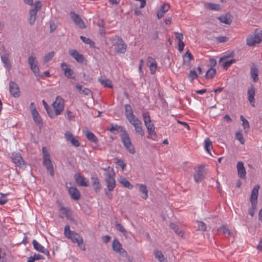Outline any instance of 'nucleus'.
I'll use <instances>...</instances> for the list:
<instances>
[{
    "label": "nucleus",
    "instance_id": "1",
    "mask_svg": "<svg viewBox=\"0 0 262 262\" xmlns=\"http://www.w3.org/2000/svg\"><path fill=\"white\" fill-rule=\"evenodd\" d=\"M52 109L51 108L50 112H49V116L51 118L59 115L64 110V100L59 96L56 97L55 101L52 103L51 105Z\"/></svg>",
    "mask_w": 262,
    "mask_h": 262
},
{
    "label": "nucleus",
    "instance_id": "2",
    "mask_svg": "<svg viewBox=\"0 0 262 262\" xmlns=\"http://www.w3.org/2000/svg\"><path fill=\"white\" fill-rule=\"evenodd\" d=\"M64 235L67 238L70 239L72 242L76 243L80 248L83 250H85L82 237L76 232L71 231L69 225H66L64 227Z\"/></svg>",
    "mask_w": 262,
    "mask_h": 262
},
{
    "label": "nucleus",
    "instance_id": "3",
    "mask_svg": "<svg viewBox=\"0 0 262 262\" xmlns=\"http://www.w3.org/2000/svg\"><path fill=\"white\" fill-rule=\"evenodd\" d=\"M24 2L28 5L33 6L30 10V17L29 18V24L32 25L35 23L36 19L37 13L41 7V3L40 1H38L35 2L34 5H33V0H24Z\"/></svg>",
    "mask_w": 262,
    "mask_h": 262
},
{
    "label": "nucleus",
    "instance_id": "4",
    "mask_svg": "<svg viewBox=\"0 0 262 262\" xmlns=\"http://www.w3.org/2000/svg\"><path fill=\"white\" fill-rule=\"evenodd\" d=\"M115 172L113 168L106 170L104 173V181L106 185L107 190L112 191L116 187V181L115 180Z\"/></svg>",
    "mask_w": 262,
    "mask_h": 262
},
{
    "label": "nucleus",
    "instance_id": "5",
    "mask_svg": "<svg viewBox=\"0 0 262 262\" xmlns=\"http://www.w3.org/2000/svg\"><path fill=\"white\" fill-rule=\"evenodd\" d=\"M111 41L117 53L123 54L126 52L127 45L121 38L115 35L111 39Z\"/></svg>",
    "mask_w": 262,
    "mask_h": 262
},
{
    "label": "nucleus",
    "instance_id": "6",
    "mask_svg": "<svg viewBox=\"0 0 262 262\" xmlns=\"http://www.w3.org/2000/svg\"><path fill=\"white\" fill-rule=\"evenodd\" d=\"M42 158H43V165L46 167L48 171L52 176H54V169L53 164L52 163L50 155L45 147L42 148Z\"/></svg>",
    "mask_w": 262,
    "mask_h": 262
},
{
    "label": "nucleus",
    "instance_id": "7",
    "mask_svg": "<svg viewBox=\"0 0 262 262\" xmlns=\"http://www.w3.org/2000/svg\"><path fill=\"white\" fill-rule=\"evenodd\" d=\"M121 141L125 149L130 154L135 152L134 145L132 144L128 134L126 131H123L120 135Z\"/></svg>",
    "mask_w": 262,
    "mask_h": 262
},
{
    "label": "nucleus",
    "instance_id": "8",
    "mask_svg": "<svg viewBox=\"0 0 262 262\" xmlns=\"http://www.w3.org/2000/svg\"><path fill=\"white\" fill-rule=\"evenodd\" d=\"M28 61L30 69L34 74L36 76H39V68L38 66V61L34 53H32L29 57Z\"/></svg>",
    "mask_w": 262,
    "mask_h": 262
},
{
    "label": "nucleus",
    "instance_id": "9",
    "mask_svg": "<svg viewBox=\"0 0 262 262\" xmlns=\"http://www.w3.org/2000/svg\"><path fill=\"white\" fill-rule=\"evenodd\" d=\"M262 40V34H251L247 38V44L249 46H254Z\"/></svg>",
    "mask_w": 262,
    "mask_h": 262
},
{
    "label": "nucleus",
    "instance_id": "10",
    "mask_svg": "<svg viewBox=\"0 0 262 262\" xmlns=\"http://www.w3.org/2000/svg\"><path fill=\"white\" fill-rule=\"evenodd\" d=\"M11 159L13 162L16 166L24 169L26 167V164L19 153L13 152L11 155Z\"/></svg>",
    "mask_w": 262,
    "mask_h": 262
},
{
    "label": "nucleus",
    "instance_id": "11",
    "mask_svg": "<svg viewBox=\"0 0 262 262\" xmlns=\"http://www.w3.org/2000/svg\"><path fill=\"white\" fill-rule=\"evenodd\" d=\"M128 121L134 126L136 133L143 136L144 135V131L142 126L141 121L137 117L132 119Z\"/></svg>",
    "mask_w": 262,
    "mask_h": 262
},
{
    "label": "nucleus",
    "instance_id": "12",
    "mask_svg": "<svg viewBox=\"0 0 262 262\" xmlns=\"http://www.w3.org/2000/svg\"><path fill=\"white\" fill-rule=\"evenodd\" d=\"M70 16L72 19V20L75 23V24L77 25L80 28H85V26L83 20L80 18V16L75 13L73 11H72L70 13Z\"/></svg>",
    "mask_w": 262,
    "mask_h": 262
},
{
    "label": "nucleus",
    "instance_id": "13",
    "mask_svg": "<svg viewBox=\"0 0 262 262\" xmlns=\"http://www.w3.org/2000/svg\"><path fill=\"white\" fill-rule=\"evenodd\" d=\"M248 99L251 105L253 106H255V90L253 85H250L248 89L247 92Z\"/></svg>",
    "mask_w": 262,
    "mask_h": 262
},
{
    "label": "nucleus",
    "instance_id": "14",
    "mask_svg": "<svg viewBox=\"0 0 262 262\" xmlns=\"http://www.w3.org/2000/svg\"><path fill=\"white\" fill-rule=\"evenodd\" d=\"M9 90L11 94L14 97L20 96V91L18 85L13 81L9 83Z\"/></svg>",
    "mask_w": 262,
    "mask_h": 262
},
{
    "label": "nucleus",
    "instance_id": "15",
    "mask_svg": "<svg viewBox=\"0 0 262 262\" xmlns=\"http://www.w3.org/2000/svg\"><path fill=\"white\" fill-rule=\"evenodd\" d=\"M236 168L238 176L241 179H245L246 171V168L244 167V163L242 161L238 162L236 164Z\"/></svg>",
    "mask_w": 262,
    "mask_h": 262
},
{
    "label": "nucleus",
    "instance_id": "16",
    "mask_svg": "<svg viewBox=\"0 0 262 262\" xmlns=\"http://www.w3.org/2000/svg\"><path fill=\"white\" fill-rule=\"evenodd\" d=\"M61 67L66 77L71 79L74 78L75 77L73 70L66 63L63 62L61 63Z\"/></svg>",
    "mask_w": 262,
    "mask_h": 262
},
{
    "label": "nucleus",
    "instance_id": "17",
    "mask_svg": "<svg viewBox=\"0 0 262 262\" xmlns=\"http://www.w3.org/2000/svg\"><path fill=\"white\" fill-rule=\"evenodd\" d=\"M233 55L232 53L230 54L229 55L225 56L220 58L219 60L220 63L222 64L223 67L224 69H227L229 67H230L232 63L235 62V59H231L229 60H225V59L230 56H232Z\"/></svg>",
    "mask_w": 262,
    "mask_h": 262
},
{
    "label": "nucleus",
    "instance_id": "18",
    "mask_svg": "<svg viewBox=\"0 0 262 262\" xmlns=\"http://www.w3.org/2000/svg\"><path fill=\"white\" fill-rule=\"evenodd\" d=\"M195 173L193 177L196 183H200L204 178L203 167L202 166H199L195 169Z\"/></svg>",
    "mask_w": 262,
    "mask_h": 262
},
{
    "label": "nucleus",
    "instance_id": "19",
    "mask_svg": "<svg viewBox=\"0 0 262 262\" xmlns=\"http://www.w3.org/2000/svg\"><path fill=\"white\" fill-rule=\"evenodd\" d=\"M69 53L77 62L79 63H82L83 62L84 58L83 55L79 53L77 50L70 49L69 50Z\"/></svg>",
    "mask_w": 262,
    "mask_h": 262
},
{
    "label": "nucleus",
    "instance_id": "20",
    "mask_svg": "<svg viewBox=\"0 0 262 262\" xmlns=\"http://www.w3.org/2000/svg\"><path fill=\"white\" fill-rule=\"evenodd\" d=\"M9 56V53H5L1 55V58L3 64H4V67L9 72L11 69L12 65L10 62Z\"/></svg>",
    "mask_w": 262,
    "mask_h": 262
},
{
    "label": "nucleus",
    "instance_id": "21",
    "mask_svg": "<svg viewBox=\"0 0 262 262\" xmlns=\"http://www.w3.org/2000/svg\"><path fill=\"white\" fill-rule=\"evenodd\" d=\"M64 136L66 140L69 141L74 146L78 147L79 146V142L75 137L69 132H66L64 134Z\"/></svg>",
    "mask_w": 262,
    "mask_h": 262
},
{
    "label": "nucleus",
    "instance_id": "22",
    "mask_svg": "<svg viewBox=\"0 0 262 262\" xmlns=\"http://www.w3.org/2000/svg\"><path fill=\"white\" fill-rule=\"evenodd\" d=\"M259 189V186L258 185H256L253 187L252 190L250 195V202L251 204H253V205L257 204Z\"/></svg>",
    "mask_w": 262,
    "mask_h": 262
},
{
    "label": "nucleus",
    "instance_id": "23",
    "mask_svg": "<svg viewBox=\"0 0 262 262\" xmlns=\"http://www.w3.org/2000/svg\"><path fill=\"white\" fill-rule=\"evenodd\" d=\"M147 64L149 68L151 74H155L157 68V63L156 60L152 57H148L147 59Z\"/></svg>",
    "mask_w": 262,
    "mask_h": 262
},
{
    "label": "nucleus",
    "instance_id": "24",
    "mask_svg": "<svg viewBox=\"0 0 262 262\" xmlns=\"http://www.w3.org/2000/svg\"><path fill=\"white\" fill-rule=\"evenodd\" d=\"M146 127L147 128L148 133L149 136L151 137L150 138L155 140L157 138V134L155 132V127L154 123L151 122L147 123V124H145Z\"/></svg>",
    "mask_w": 262,
    "mask_h": 262
},
{
    "label": "nucleus",
    "instance_id": "25",
    "mask_svg": "<svg viewBox=\"0 0 262 262\" xmlns=\"http://www.w3.org/2000/svg\"><path fill=\"white\" fill-rule=\"evenodd\" d=\"M176 39L178 40V50L182 52L184 48L185 41L183 34H176Z\"/></svg>",
    "mask_w": 262,
    "mask_h": 262
},
{
    "label": "nucleus",
    "instance_id": "26",
    "mask_svg": "<svg viewBox=\"0 0 262 262\" xmlns=\"http://www.w3.org/2000/svg\"><path fill=\"white\" fill-rule=\"evenodd\" d=\"M68 191L71 197L74 200H78L80 197V193L78 189L74 186L68 187Z\"/></svg>",
    "mask_w": 262,
    "mask_h": 262
},
{
    "label": "nucleus",
    "instance_id": "27",
    "mask_svg": "<svg viewBox=\"0 0 262 262\" xmlns=\"http://www.w3.org/2000/svg\"><path fill=\"white\" fill-rule=\"evenodd\" d=\"M33 246L34 248V249L42 253H44L45 254H48L49 251L45 248V247L42 246L41 244H40L35 239H34L32 242Z\"/></svg>",
    "mask_w": 262,
    "mask_h": 262
},
{
    "label": "nucleus",
    "instance_id": "28",
    "mask_svg": "<svg viewBox=\"0 0 262 262\" xmlns=\"http://www.w3.org/2000/svg\"><path fill=\"white\" fill-rule=\"evenodd\" d=\"M112 248L113 250L120 254L123 253L124 250L122 248L120 242L116 239H114L112 244Z\"/></svg>",
    "mask_w": 262,
    "mask_h": 262
},
{
    "label": "nucleus",
    "instance_id": "29",
    "mask_svg": "<svg viewBox=\"0 0 262 262\" xmlns=\"http://www.w3.org/2000/svg\"><path fill=\"white\" fill-rule=\"evenodd\" d=\"M170 6L168 4H164L161 6L157 12V17L159 18L162 17L165 13L169 10Z\"/></svg>",
    "mask_w": 262,
    "mask_h": 262
},
{
    "label": "nucleus",
    "instance_id": "30",
    "mask_svg": "<svg viewBox=\"0 0 262 262\" xmlns=\"http://www.w3.org/2000/svg\"><path fill=\"white\" fill-rule=\"evenodd\" d=\"M137 186L139 187V191L142 193L141 197L143 199H147L148 196V189L146 185L144 184H138Z\"/></svg>",
    "mask_w": 262,
    "mask_h": 262
},
{
    "label": "nucleus",
    "instance_id": "31",
    "mask_svg": "<svg viewBox=\"0 0 262 262\" xmlns=\"http://www.w3.org/2000/svg\"><path fill=\"white\" fill-rule=\"evenodd\" d=\"M91 182L95 191L98 192L101 188L98 179L96 177H92Z\"/></svg>",
    "mask_w": 262,
    "mask_h": 262
},
{
    "label": "nucleus",
    "instance_id": "32",
    "mask_svg": "<svg viewBox=\"0 0 262 262\" xmlns=\"http://www.w3.org/2000/svg\"><path fill=\"white\" fill-rule=\"evenodd\" d=\"M125 113L126 118L128 120H129L134 118L136 117L133 114V112L132 107L129 104L125 105Z\"/></svg>",
    "mask_w": 262,
    "mask_h": 262
},
{
    "label": "nucleus",
    "instance_id": "33",
    "mask_svg": "<svg viewBox=\"0 0 262 262\" xmlns=\"http://www.w3.org/2000/svg\"><path fill=\"white\" fill-rule=\"evenodd\" d=\"M84 135L87 139L92 142L97 144L98 139L97 137L92 132L87 130L84 132Z\"/></svg>",
    "mask_w": 262,
    "mask_h": 262
},
{
    "label": "nucleus",
    "instance_id": "34",
    "mask_svg": "<svg viewBox=\"0 0 262 262\" xmlns=\"http://www.w3.org/2000/svg\"><path fill=\"white\" fill-rule=\"evenodd\" d=\"M98 81L104 86L112 88L113 85L110 79L101 76L98 78Z\"/></svg>",
    "mask_w": 262,
    "mask_h": 262
},
{
    "label": "nucleus",
    "instance_id": "35",
    "mask_svg": "<svg viewBox=\"0 0 262 262\" xmlns=\"http://www.w3.org/2000/svg\"><path fill=\"white\" fill-rule=\"evenodd\" d=\"M258 69L257 66L253 65L251 68L250 74L254 82L257 81L258 79Z\"/></svg>",
    "mask_w": 262,
    "mask_h": 262
},
{
    "label": "nucleus",
    "instance_id": "36",
    "mask_svg": "<svg viewBox=\"0 0 262 262\" xmlns=\"http://www.w3.org/2000/svg\"><path fill=\"white\" fill-rule=\"evenodd\" d=\"M76 182L77 184L80 186L84 187L88 186V181L85 178L80 175L76 176Z\"/></svg>",
    "mask_w": 262,
    "mask_h": 262
},
{
    "label": "nucleus",
    "instance_id": "37",
    "mask_svg": "<svg viewBox=\"0 0 262 262\" xmlns=\"http://www.w3.org/2000/svg\"><path fill=\"white\" fill-rule=\"evenodd\" d=\"M229 40V37L224 36V35H219L217 36L214 37L212 39V41L213 43H224L227 42Z\"/></svg>",
    "mask_w": 262,
    "mask_h": 262
},
{
    "label": "nucleus",
    "instance_id": "38",
    "mask_svg": "<svg viewBox=\"0 0 262 262\" xmlns=\"http://www.w3.org/2000/svg\"><path fill=\"white\" fill-rule=\"evenodd\" d=\"M32 115L33 118V120L37 124H42V120L40 117L38 112L36 109H33L32 110Z\"/></svg>",
    "mask_w": 262,
    "mask_h": 262
},
{
    "label": "nucleus",
    "instance_id": "39",
    "mask_svg": "<svg viewBox=\"0 0 262 262\" xmlns=\"http://www.w3.org/2000/svg\"><path fill=\"white\" fill-rule=\"evenodd\" d=\"M219 19L222 23L227 25L230 24L232 21V16L228 14L221 16L219 17Z\"/></svg>",
    "mask_w": 262,
    "mask_h": 262
},
{
    "label": "nucleus",
    "instance_id": "40",
    "mask_svg": "<svg viewBox=\"0 0 262 262\" xmlns=\"http://www.w3.org/2000/svg\"><path fill=\"white\" fill-rule=\"evenodd\" d=\"M155 257L159 260L160 262H167L164 254L161 251L155 250L154 252Z\"/></svg>",
    "mask_w": 262,
    "mask_h": 262
},
{
    "label": "nucleus",
    "instance_id": "41",
    "mask_svg": "<svg viewBox=\"0 0 262 262\" xmlns=\"http://www.w3.org/2000/svg\"><path fill=\"white\" fill-rule=\"evenodd\" d=\"M118 181L120 183H121L124 187L126 188H127L129 189H132L133 188V186L126 178L124 177H120Z\"/></svg>",
    "mask_w": 262,
    "mask_h": 262
},
{
    "label": "nucleus",
    "instance_id": "42",
    "mask_svg": "<svg viewBox=\"0 0 262 262\" xmlns=\"http://www.w3.org/2000/svg\"><path fill=\"white\" fill-rule=\"evenodd\" d=\"M204 148L206 151L211 155V149L212 148V142L209 139V138H206L204 140Z\"/></svg>",
    "mask_w": 262,
    "mask_h": 262
},
{
    "label": "nucleus",
    "instance_id": "43",
    "mask_svg": "<svg viewBox=\"0 0 262 262\" xmlns=\"http://www.w3.org/2000/svg\"><path fill=\"white\" fill-rule=\"evenodd\" d=\"M76 87L81 94L85 95H89L90 94L91 91L89 89L84 88L83 86L79 84H77Z\"/></svg>",
    "mask_w": 262,
    "mask_h": 262
},
{
    "label": "nucleus",
    "instance_id": "44",
    "mask_svg": "<svg viewBox=\"0 0 262 262\" xmlns=\"http://www.w3.org/2000/svg\"><path fill=\"white\" fill-rule=\"evenodd\" d=\"M241 120L242 121V125L245 129V132L247 133L249 129V123L248 121L242 115L240 116Z\"/></svg>",
    "mask_w": 262,
    "mask_h": 262
},
{
    "label": "nucleus",
    "instance_id": "45",
    "mask_svg": "<svg viewBox=\"0 0 262 262\" xmlns=\"http://www.w3.org/2000/svg\"><path fill=\"white\" fill-rule=\"evenodd\" d=\"M206 8L212 10H220L221 8L219 4L213 3H206L205 5Z\"/></svg>",
    "mask_w": 262,
    "mask_h": 262
},
{
    "label": "nucleus",
    "instance_id": "46",
    "mask_svg": "<svg viewBox=\"0 0 262 262\" xmlns=\"http://www.w3.org/2000/svg\"><path fill=\"white\" fill-rule=\"evenodd\" d=\"M80 38L84 43L89 45L90 47L94 48L95 42L93 41H92L91 39L86 38L83 36H81Z\"/></svg>",
    "mask_w": 262,
    "mask_h": 262
},
{
    "label": "nucleus",
    "instance_id": "47",
    "mask_svg": "<svg viewBox=\"0 0 262 262\" xmlns=\"http://www.w3.org/2000/svg\"><path fill=\"white\" fill-rule=\"evenodd\" d=\"M215 69L213 68H210L207 71L205 77L207 79H211L215 76Z\"/></svg>",
    "mask_w": 262,
    "mask_h": 262
},
{
    "label": "nucleus",
    "instance_id": "48",
    "mask_svg": "<svg viewBox=\"0 0 262 262\" xmlns=\"http://www.w3.org/2000/svg\"><path fill=\"white\" fill-rule=\"evenodd\" d=\"M55 52L54 51L50 52V53L46 54L43 57V62L47 63L50 61L54 57Z\"/></svg>",
    "mask_w": 262,
    "mask_h": 262
},
{
    "label": "nucleus",
    "instance_id": "49",
    "mask_svg": "<svg viewBox=\"0 0 262 262\" xmlns=\"http://www.w3.org/2000/svg\"><path fill=\"white\" fill-rule=\"evenodd\" d=\"M218 231L221 233H223L224 234H228L229 236H230L231 235V233L230 231H229V229L227 228L225 226H223L221 227L218 229Z\"/></svg>",
    "mask_w": 262,
    "mask_h": 262
},
{
    "label": "nucleus",
    "instance_id": "50",
    "mask_svg": "<svg viewBox=\"0 0 262 262\" xmlns=\"http://www.w3.org/2000/svg\"><path fill=\"white\" fill-rule=\"evenodd\" d=\"M109 130L111 132L117 130L119 132H121L122 133L123 131H125L121 126H119L117 124H112L111 127L110 128Z\"/></svg>",
    "mask_w": 262,
    "mask_h": 262
},
{
    "label": "nucleus",
    "instance_id": "51",
    "mask_svg": "<svg viewBox=\"0 0 262 262\" xmlns=\"http://www.w3.org/2000/svg\"><path fill=\"white\" fill-rule=\"evenodd\" d=\"M115 163L119 166H120V167H121L122 169L123 170L126 166V163H125L123 161H122V160L121 159H117V158H115Z\"/></svg>",
    "mask_w": 262,
    "mask_h": 262
},
{
    "label": "nucleus",
    "instance_id": "52",
    "mask_svg": "<svg viewBox=\"0 0 262 262\" xmlns=\"http://www.w3.org/2000/svg\"><path fill=\"white\" fill-rule=\"evenodd\" d=\"M193 59V56L191 53L188 51L186 52L184 56V61L186 62H188Z\"/></svg>",
    "mask_w": 262,
    "mask_h": 262
},
{
    "label": "nucleus",
    "instance_id": "53",
    "mask_svg": "<svg viewBox=\"0 0 262 262\" xmlns=\"http://www.w3.org/2000/svg\"><path fill=\"white\" fill-rule=\"evenodd\" d=\"M236 139L239 141L242 144H244L245 143V140L243 138V136L241 132H238L235 134Z\"/></svg>",
    "mask_w": 262,
    "mask_h": 262
},
{
    "label": "nucleus",
    "instance_id": "54",
    "mask_svg": "<svg viewBox=\"0 0 262 262\" xmlns=\"http://www.w3.org/2000/svg\"><path fill=\"white\" fill-rule=\"evenodd\" d=\"M170 227L171 228H172V229L174 230V231L176 232V233H177L179 235H181V234L182 233V231L181 230V229L179 228V227L176 225L174 223H171L170 224Z\"/></svg>",
    "mask_w": 262,
    "mask_h": 262
},
{
    "label": "nucleus",
    "instance_id": "55",
    "mask_svg": "<svg viewBox=\"0 0 262 262\" xmlns=\"http://www.w3.org/2000/svg\"><path fill=\"white\" fill-rule=\"evenodd\" d=\"M143 119L144 122V124H147V123L150 122L151 121L150 117L148 114V113H144L143 114Z\"/></svg>",
    "mask_w": 262,
    "mask_h": 262
},
{
    "label": "nucleus",
    "instance_id": "56",
    "mask_svg": "<svg viewBox=\"0 0 262 262\" xmlns=\"http://www.w3.org/2000/svg\"><path fill=\"white\" fill-rule=\"evenodd\" d=\"M115 225H116V227L118 231H119L120 232H121V233H122L124 234H125L126 231H125V229L124 228V227H123V226H122L120 224L118 223H116Z\"/></svg>",
    "mask_w": 262,
    "mask_h": 262
},
{
    "label": "nucleus",
    "instance_id": "57",
    "mask_svg": "<svg viewBox=\"0 0 262 262\" xmlns=\"http://www.w3.org/2000/svg\"><path fill=\"white\" fill-rule=\"evenodd\" d=\"M256 205L251 204V208L249 210V214L251 215V216H253L255 212L256 209Z\"/></svg>",
    "mask_w": 262,
    "mask_h": 262
},
{
    "label": "nucleus",
    "instance_id": "58",
    "mask_svg": "<svg viewBox=\"0 0 262 262\" xmlns=\"http://www.w3.org/2000/svg\"><path fill=\"white\" fill-rule=\"evenodd\" d=\"M198 229L201 231H205L206 229V224L202 222H198Z\"/></svg>",
    "mask_w": 262,
    "mask_h": 262
},
{
    "label": "nucleus",
    "instance_id": "59",
    "mask_svg": "<svg viewBox=\"0 0 262 262\" xmlns=\"http://www.w3.org/2000/svg\"><path fill=\"white\" fill-rule=\"evenodd\" d=\"M50 31L52 32H53L54 31L56 28H57V25L52 21H51L50 22Z\"/></svg>",
    "mask_w": 262,
    "mask_h": 262
},
{
    "label": "nucleus",
    "instance_id": "60",
    "mask_svg": "<svg viewBox=\"0 0 262 262\" xmlns=\"http://www.w3.org/2000/svg\"><path fill=\"white\" fill-rule=\"evenodd\" d=\"M189 77L192 79V80H193L198 77L197 74L195 71H191L189 73Z\"/></svg>",
    "mask_w": 262,
    "mask_h": 262
},
{
    "label": "nucleus",
    "instance_id": "61",
    "mask_svg": "<svg viewBox=\"0 0 262 262\" xmlns=\"http://www.w3.org/2000/svg\"><path fill=\"white\" fill-rule=\"evenodd\" d=\"M42 102L45 107V108L46 109L48 114L49 115V112H50V111L51 110V107L49 106V105H48V104L45 100H42Z\"/></svg>",
    "mask_w": 262,
    "mask_h": 262
},
{
    "label": "nucleus",
    "instance_id": "62",
    "mask_svg": "<svg viewBox=\"0 0 262 262\" xmlns=\"http://www.w3.org/2000/svg\"><path fill=\"white\" fill-rule=\"evenodd\" d=\"M66 116H67V118H68V119L70 120H72L74 118L72 112L70 111H67Z\"/></svg>",
    "mask_w": 262,
    "mask_h": 262
},
{
    "label": "nucleus",
    "instance_id": "63",
    "mask_svg": "<svg viewBox=\"0 0 262 262\" xmlns=\"http://www.w3.org/2000/svg\"><path fill=\"white\" fill-rule=\"evenodd\" d=\"M102 239L105 243H107L111 240V237L108 235H105L103 236Z\"/></svg>",
    "mask_w": 262,
    "mask_h": 262
},
{
    "label": "nucleus",
    "instance_id": "64",
    "mask_svg": "<svg viewBox=\"0 0 262 262\" xmlns=\"http://www.w3.org/2000/svg\"><path fill=\"white\" fill-rule=\"evenodd\" d=\"M7 199L3 196L0 197V204L4 205L7 202Z\"/></svg>",
    "mask_w": 262,
    "mask_h": 262
}]
</instances>
